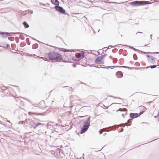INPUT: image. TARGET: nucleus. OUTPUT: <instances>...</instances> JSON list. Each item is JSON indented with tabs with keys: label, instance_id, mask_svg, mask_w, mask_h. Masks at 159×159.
<instances>
[{
	"label": "nucleus",
	"instance_id": "20",
	"mask_svg": "<svg viewBox=\"0 0 159 159\" xmlns=\"http://www.w3.org/2000/svg\"><path fill=\"white\" fill-rule=\"evenodd\" d=\"M51 1L52 2H53L54 0H51Z\"/></svg>",
	"mask_w": 159,
	"mask_h": 159
},
{
	"label": "nucleus",
	"instance_id": "5",
	"mask_svg": "<svg viewBox=\"0 0 159 159\" xmlns=\"http://www.w3.org/2000/svg\"><path fill=\"white\" fill-rule=\"evenodd\" d=\"M106 56V55H103L97 57L95 60L96 63L99 64H103L104 60Z\"/></svg>",
	"mask_w": 159,
	"mask_h": 159
},
{
	"label": "nucleus",
	"instance_id": "10",
	"mask_svg": "<svg viewBox=\"0 0 159 159\" xmlns=\"http://www.w3.org/2000/svg\"><path fill=\"white\" fill-rule=\"evenodd\" d=\"M123 74L120 71L117 72L116 74V76L118 78H121L122 77Z\"/></svg>",
	"mask_w": 159,
	"mask_h": 159
},
{
	"label": "nucleus",
	"instance_id": "21",
	"mask_svg": "<svg viewBox=\"0 0 159 159\" xmlns=\"http://www.w3.org/2000/svg\"><path fill=\"white\" fill-rule=\"evenodd\" d=\"M15 34V33H12V34Z\"/></svg>",
	"mask_w": 159,
	"mask_h": 159
},
{
	"label": "nucleus",
	"instance_id": "2",
	"mask_svg": "<svg viewBox=\"0 0 159 159\" xmlns=\"http://www.w3.org/2000/svg\"><path fill=\"white\" fill-rule=\"evenodd\" d=\"M139 109L141 111L139 113H131L129 114V116L130 118L132 119L138 117L140 115L142 114L146 110V108L143 106H141L139 107Z\"/></svg>",
	"mask_w": 159,
	"mask_h": 159
},
{
	"label": "nucleus",
	"instance_id": "19",
	"mask_svg": "<svg viewBox=\"0 0 159 159\" xmlns=\"http://www.w3.org/2000/svg\"><path fill=\"white\" fill-rule=\"evenodd\" d=\"M41 123H38V124H37V125H41Z\"/></svg>",
	"mask_w": 159,
	"mask_h": 159
},
{
	"label": "nucleus",
	"instance_id": "16",
	"mask_svg": "<svg viewBox=\"0 0 159 159\" xmlns=\"http://www.w3.org/2000/svg\"><path fill=\"white\" fill-rule=\"evenodd\" d=\"M156 66H150L149 67H150L151 68H154L156 67Z\"/></svg>",
	"mask_w": 159,
	"mask_h": 159
},
{
	"label": "nucleus",
	"instance_id": "9",
	"mask_svg": "<svg viewBox=\"0 0 159 159\" xmlns=\"http://www.w3.org/2000/svg\"><path fill=\"white\" fill-rule=\"evenodd\" d=\"M148 61L149 62L153 63L155 60V58L152 56L149 57L148 56Z\"/></svg>",
	"mask_w": 159,
	"mask_h": 159
},
{
	"label": "nucleus",
	"instance_id": "7",
	"mask_svg": "<svg viewBox=\"0 0 159 159\" xmlns=\"http://www.w3.org/2000/svg\"><path fill=\"white\" fill-rule=\"evenodd\" d=\"M84 55V52L83 51H81L79 52L76 53L75 55L76 57L78 59L77 60H78L83 58Z\"/></svg>",
	"mask_w": 159,
	"mask_h": 159
},
{
	"label": "nucleus",
	"instance_id": "8",
	"mask_svg": "<svg viewBox=\"0 0 159 159\" xmlns=\"http://www.w3.org/2000/svg\"><path fill=\"white\" fill-rule=\"evenodd\" d=\"M56 10L62 14H65L66 11L62 7H60L58 6H56L55 7Z\"/></svg>",
	"mask_w": 159,
	"mask_h": 159
},
{
	"label": "nucleus",
	"instance_id": "17",
	"mask_svg": "<svg viewBox=\"0 0 159 159\" xmlns=\"http://www.w3.org/2000/svg\"><path fill=\"white\" fill-rule=\"evenodd\" d=\"M119 67H120V68H128V67H126V66H119Z\"/></svg>",
	"mask_w": 159,
	"mask_h": 159
},
{
	"label": "nucleus",
	"instance_id": "12",
	"mask_svg": "<svg viewBox=\"0 0 159 159\" xmlns=\"http://www.w3.org/2000/svg\"><path fill=\"white\" fill-rule=\"evenodd\" d=\"M131 120L130 119V120H129L128 121V122L127 123H125V124L127 126H130L131 125Z\"/></svg>",
	"mask_w": 159,
	"mask_h": 159
},
{
	"label": "nucleus",
	"instance_id": "14",
	"mask_svg": "<svg viewBox=\"0 0 159 159\" xmlns=\"http://www.w3.org/2000/svg\"><path fill=\"white\" fill-rule=\"evenodd\" d=\"M1 34H5L6 35V36H8V37L11 36V34H10L7 33H4V32H1Z\"/></svg>",
	"mask_w": 159,
	"mask_h": 159
},
{
	"label": "nucleus",
	"instance_id": "4",
	"mask_svg": "<svg viewBox=\"0 0 159 159\" xmlns=\"http://www.w3.org/2000/svg\"><path fill=\"white\" fill-rule=\"evenodd\" d=\"M151 3L148 1H136L132 2L130 3V4L134 6H139L140 5H143L145 4H148Z\"/></svg>",
	"mask_w": 159,
	"mask_h": 159
},
{
	"label": "nucleus",
	"instance_id": "3",
	"mask_svg": "<svg viewBox=\"0 0 159 159\" xmlns=\"http://www.w3.org/2000/svg\"><path fill=\"white\" fill-rule=\"evenodd\" d=\"M128 110L126 108H120L116 111L117 114L124 118L127 114Z\"/></svg>",
	"mask_w": 159,
	"mask_h": 159
},
{
	"label": "nucleus",
	"instance_id": "13",
	"mask_svg": "<svg viewBox=\"0 0 159 159\" xmlns=\"http://www.w3.org/2000/svg\"><path fill=\"white\" fill-rule=\"evenodd\" d=\"M23 24L25 28H27L29 27V25L26 22H24L23 23Z\"/></svg>",
	"mask_w": 159,
	"mask_h": 159
},
{
	"label": "nucleus",
	"instance_id": "1",
	"mask_svg": "<svg viewBox=\"0 0 159 159\" xmlns=\"http://www.w3.org/2000/svg\"><path fill=\"white\" fill-rule=\"evenodd\" d=\"M50 60L60 61L62 60L61 55L57 52H51L48 54Z\"/></svg>",
	"mask_w": 159,
	"mask_h": 159
},
{
	"label": "nucleus",
	"instance_id": "11",
	"mask_svg": "<svg viewBox=\"0 0 159 159\" xmlns=\"http://www.w3.org/2000/svg\"><path fill=\"white\" fill-rule=\"evenodd\" d=\"M28 114L29 115H37V116L40 115V114L39 113L32 112H28Z\"/></svg>",
	"mask_w": 159,
	"mask_h": 159
},
{
	"label": "nucleus",
	"instance_id": "18",
	"mask_svg": "<svg viewBox=\"0 0 159 159\" xmlns=\"http://www.w3.org/2000/svg\"><path fill=\"white\" fill-rule=\"evenodd\" d=\"M139 33L142 34V33H142V32H138L136 33V34H139Z\"/></svg>",
	"mask_w": 159,
	"mask_h": 159
},
{
	"label": "nucleus",
	"instance_id": "15",
	"mask_svg": "<svg viewBox=\"0 0 159 159\" xmlns=\"http://www.w3.org/2000/svg\"><path fill=\"white\" fill-rule=\"evenodd\" d=\"M59 2L57 0H56L55 1L54 4L57 6H58L59 4Z\"/></svg>",
	"mask_w": 159,
	"mask_h": 159
},
{
	"label": "nucleus",
	"instance_id": "6",
	"mask_svg": "<svg viewBox=\"0 0 159 159\" xmlns=\"http://www.w3.org/2000/svg\"><path fill=\"white\" fill-rule=\"evenodd\" d=\"M89 125L90 124L89 123H87L85 125H84L83 126L82 128L81 129L80 133L81 134H83L84 133L85 131H86L88 129L89 126Z\"/></svg>",
	"mask_w": 159,
	"mask_h": 159
}]
</instances>
